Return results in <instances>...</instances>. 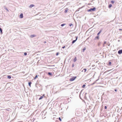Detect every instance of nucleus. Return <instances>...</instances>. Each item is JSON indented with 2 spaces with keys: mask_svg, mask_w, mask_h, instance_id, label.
I'll return each instance as SVG.
<instances>
[{
  "mask_svg": "<svg viewBox=\"0 0 122 122\" xmlns=\"http://www.w3.org/2000/svg\"><path fill=\"white\" fill-rule=\"evenodd\" d=\"M48 75H49L50 76H52V75L51 72H48Z\"/></svg>",
  "mask_w": 122,
  "mask_h": 122,
  "instance_id": "nucleus-9",
  "label": "nucleus"
},
{
  "mask_svg": "<svg viewBox=\"0 0 122 122\" xmlns=\"http://www.w3.org/2000/svg\"><path fill=\"white\" fill-rule=\"evenodd\" d=\"M38 77V76L37 75H36V76H35L34 78V79H36V78H37Z\"/></svg>",
  "mask_w": 122,
  "mask_h": 122,
  "instance_id": "nucleus-27",
  "label": "nucleus"
},
{
  "mask_svg": "<svg viewBox=\"0 0 122 122\" xmlns=\"http://www.w3.org/2000/svg\"><path fill=\"white\" fill-rule=\"evenodd\" d=\"M75 37H76V39L75 40H73L72 41V44H73L75 42L77 39V38H78L77 36H76Z\"/></svg>",
  "mask_w": 122,
  "mask_h": 122,
  "instance_id": "nucleus-5",
  "label": "nucleus"
},
{
  "mask_svg": "<svg viewBox=\"0 0 122 122\" xmlns=\"http://www.w3.org/2000/svg\"><path fill=\"white\" fill-rule=\"evenodd\" d=\"M111 62L110 61H109V66H111Z\"/></svg>",
  "mask_w": 122,
  "mask_h": 122,
  "instance_id": "nucleus-24",
  "label": "nucleus"
},
{
  "mask_svg": "<svg viewBox=\"0 0 122 122\" xmlns=\"http://www.w3.org/2000/svg\"><path fill=\"white\" fill-rule=\"evenodd\" d=\"M7 78L8 79H10L11 78V76H7Z\"/></svg>",
  "mask_w": 122,
  "mask_h": 122,
  "instance_id": "nucleus-23",
  "label": "nucleus"
},
{
  "mask_svg": "<svg viewBox=\"0 0 122 122\" xmlns=\"http://www.w3.org/2000/svg\"><path fill=\"white\" fill-rule=\"evenodd\" d=\"M4 8L7 11H9V10H8V8L7 7H5Z\"/></svg>",
  "mask_w": 122,
  "mask_h": 122,
  "instance_id": "nucleus-21",
  "label": "nucleus"
},
{
  "mask_svg": "<svg viewBox=\"0 0 122 122\" xmlns=\"http://www.w3.org/2000/svg\"><path fill=\"white\" fill-rule=\"evenodd\" d=\"M74 66V63H73L72 64V67H73Z\"/></svg>",
  "mask_w": 122,
  "mask_h": 122,
  "instance_id": "nucleus-35",
  "label": "nucleus"
},
{
  "mask_svg": "<svg viewBox=\"0 0 122 122\" xmlns=\"http://www.w3.org/2000/svg\"><path fill=\"white\" fill-rule=\"evenodd\" d=\"M32 83L31 82H29L28 83V85L30 87H31V84Z\"/></svg>",
  "mask_w": 122,
  "mask_h": 122,
  "instance_id": "nucleus-16",
  "label": "nucleus"
},
{
  "mask_svg": "<svg viewBox=\"0 0 122 122\" xmlns=\"http://www.w3.org/2000/svg\"><path fill=\"white\" fill-rule=\"evenodd\" d=\"M86 48L85 47H84L83 49L82 50V51L83 52H84V51L86 50Z\"/></svg>",
  "mask_w": 122,
  "mask_h": 122,
  "instance_id": "nucleus-18",
  "label": "nucleus"
},
{
  "mask_svg": "<svg viewBox=\"0 0 122 122\" xmlns=\"http://www.w3.org/2000/svg\"><path fill=\"white\" fill-rule=\"evenodd\" d=\"M70 122H74L73 120H71Z\"/></svg>",
  "mask_w": 122,
  "mask_h": 122,
  "instance_id": "nucleus-38",
  "label": "nucleus"
},
{
  "mask_svg": "<svg viewBox=\"0 0 122 122\" xmlns=\"http://www.w3.org/2000/svg\"><path fill=\"white\" fill-rule=\"evenodd\" d=\"M99 122V121H98V120H97V122Z\"/></svg>",
  "mask_w": 122,
  "mask_h": 122,
  "instance_id": "nucleus-42",
  "label": "nucleus"
},
{
  "mask_svg": "<svg viewBox=\"0 0 122 122\" xmlns=\"http://www.w3.org/2000/svg\"><path fill=\"white\" fill-rule=\"evenodd\" d=\"M102 29H101L100 31H99V32L97 34V35L99 36V35L102 32Z\"/></svg>",
  "mask_w": 122,
  "mask_h": 122,
  "instance_id": "nucleus-13",
  "label": "nucleus"
},
{
  "mask_svg": "<svg viewBox=\"0 0 122 122\" xmlns=\"http://www.w3.org/2000/svg\"><path fill=\"white\" fill-rule=\"evenodd\" d=\"M77 60V59L76 57H75L73 60V61L74 62H75Z\"/></svg>",
  "mask_w": 122,
  "mask_h": 122,
  "instance_id": "nucleus-15",
  "label": "nucleus"
},
{
  "mask_svg": "<svg viewBox=\"0 0 122 122\" xmlns=\"http://www.w3.org/2000/svg\"><path fill=\"white\" fill-rule=\"evenodd\" d=\"M118 42H119L120 41V40H118Z\"/></svg>",
  "mask_w": 122,
  "mask_h": 122,
  "instance_id": "nucleus-43",
  "label": "nucleus"
},
{
  "mask_svg": "<svg viewBox=\"0 0 122 122\" xmlns=\"http://www.w3.org/2000/svg\"><path fill=\"white\" fill-rule=\"evenodd\" d=\"M66 25V24H61V26L62 27H63V26H64L65 25Z\"/></svg>",
  "mask_w": 122,
  "mask_h": 122,
  "instance_id": "nucleus-22",
  "label": "nucleus"
},
{
  "mask_svg": "<svg viewBox=\"0 0 122 122\" xmlns=\"http://www.w3.org/2000/svg\"><path fill=\"white\" fill-rule=\"evenodd\" d=\"M112 6V5L111 4H110L108 6V7L109 8H111Z\"/></svg>",
  "mask_w": 122,
  "mask_h": 122,
  "instance_id": "nucleus-19",
  "label": "nucleus"
},
{
  "mask_svg": "<svg viewBox=\"0 0 122 122\" xmlns=\"http://www.w3.org/2000/svg\"><path fill=\"white\" fill-rule=\"evenodd\" d=\"M111 2L112 3V4H113L114 2V1H113V0H112V1H111Z\"/></svg>",
  "mask_w": 122,
  "mask_h": 122,
  "instance_id": "nucleus-26",
  "label": "nucleus"
},
{
  "mask_svg": "<svg viewBox=\"0 0 122 122\" xmlns=\"http://www.w3.org/2000/svg\"><path fill=\"white\" fill-rule=\"evenodd\" d=\"M58 119L60 121H61V119L60 117H59Z\"/></svg>",
  "mask_w": 122,
  "mask_h": 122,
  "instance_id": "nucleus-29",
  "label": "nucleus"
},
{
  "mask_svg": "<svg viewBox=\"0 0 122 122\" xmlns=\"http://www.w3.org/2000/svg\"><path fill=\"white\" fill-rule=\"evenodd\" d=\"M96 8L95 7H94L93 8H91L87 10V11L88 12H92L94 11L95 10Z\"/></svg>",
  "mask_w": 122,
  "mask_h": 122,
  "instance_id": "nucleus-2",
  "label": "nucleus"
},
{
  "mask_svg": "<svg viewBox=\"0 0 122 122\" xmlns=\"http://www.w3.org/2000/svg\"><path fill=\"white\" fill-rule=\"evenodd\" d=\"M118 53L119 54H121L122 53V50H119L118 51Z\"/></svg>",
  "mask_w": 122,
  "mask_h": 122,
  "instance_id": "nucleus-6",
  "label": "nucleus"
},
{
  "mask_svg": "<svg viewBox=\"0 0 122 122\" xmlns=\"http://www.w3.org/2000/svg\"><path fill=\"white\" fill-rule=\"evenodd\" d=\"M20 17L21 18H22L23 17V15L22 13H21L20 15Z\"/></svg>",
  "mask_w": 122,
  "mask_h": 122,
  "instance_id": "nucleus-10",
  "label": "nucleus"
},
{
  "mask_svg": "<svg viewBox=\"0 0 122 122\" xmlns=\"http://www.w3.org/2000/svg\"><path fill=\"white\" fill-rule=\"evenodd\" d=\"M82 90L81 91V92L80 93L79 95V97H80V98L82 100V98H84V93H83V94H82V95H81V93L82 92Z\"/></svg>",
  "mask_w": 122,
  "mask_h": 122,
  "instance_id": "nucleus-3",
  "label": "nucleus"
},
{
  "mask_svg": "<svg viewBox=\"0 0 122 122\" xmlns=\"http://www.w3.org/2000/svg\"><path fill=\"white\" fill-rule=\"evenodd\" d=\"M0 33L1 34H2V33H2V29L1 28H0Z\"/></svg>",
  "mask_w": 122,
  "mask_h": 122,
  "instance_id": "nucleus-17",
  "label": "nucleus"
},
{
  "mask_svg": "<svg viewBox=\"0 0 122 122\" xmlns=\"http://www.w3.org/2000/svg\"><path fill=\"white\" fill-rule=\"evenodd\" d=\"M76 76H73L70 79V81H73L76 79Z\"/></svg>",
  "mask_w": 122,
  "mask_h": 122,
  "instance_id": "nucleus-4",
  "label": "nucleus"
},
{
  "mask_svg": "<svg viewBox=\"0 0 122 122\" xmlns=\"http://www.w3.org/2000/svg\"><path fill=\"white\" fill-rule=\"evenodd\" d=\"M24 54V55L26 56L27 55V53L26 52H25Z\"/></svg>",
  "mask_w": 122,
  "mask_h": 122,
  "instance_id": "nucleus-32",
  "label": "nucleus"
},
{
  "mask_svg": "<svg viewBox=\"0 0 122 122\" xmlns=\"http://www.w3.org/2000/svg\"><path fill=\"white\" fill-rule=\"evenodd\" d=\"M83 71H82V72Z\"/></svg>",
  "mask_w": 122,
  "mask_h": 122,
  "instance_id": "nucleus-44",
  "label": "nucleus"
},
{
  "mask_svg": "<svg viewBox=\"0 0 122 122\" xmlns=\"http://www.w3.org/2000/svg\"><path fill=\"white\" fill-rule=\"evenodd\" d=\"M106 41H105L104 42V44H103V46H104V44H106Z\"/></svg>",
  "mask_w": 122,
  "mask_h": 122,
  "instance_id": "nucleus-28",
  "label": "nucleus"
},
{
  "mask_svg": "<svg viewBox=\"0 0 122 122\" xmlns=\"http://www.w3.org/2000/svg\"><path fill=\"white\" fill-rule=\"evenodd\" d=\"M44 43H46V41H44Z\"/></svg>",
  "mask_w": 122,
  "mask_h": 122,
  "instance_id": "nucleus-39",
  "label": "nucleus"
},
{
  "mask_svg": "<svg viewBox=\"0 0 122 122\" xmlns=\"http://www.w3.org/2000/svg\"><path fill=\"white\" fill-rule=\"evenodd\" d=\"M107 108V107L106 106H105V107H104V108L105 109H106Z\"/></svg>",
  "mask_w": 122,
  "mask_h": 122,
  "instance_id": "nucleus-33",
  "label": "nucleus"
},
{
  "mask_svg": "<svg viewBox=\"0 0 122 122\" xmlns=\"http://www.w3.org/2000/svg\"><path fill=\"white\" fill-rule=\"evenodd\" d=\"M43 97V96H41L39 98V100H41V99Z\"/></svg>",
  "mask_w": 122,
  "mask_h": 122,
  "instance_id": "nucleus-20",
  "label": "nucleus"
},
{
  "mask_svg": "<svg viewBox=\"0 0 122 122\" xmlns=\"http://www.w3.org/2000/svg\"><path fill=\"white\" fill-rule=\"evenodd\" d=\"M86 86V85L85 84H84L82 86V87L83 88H84L85 87V86Z\"/></svg>",
  "mask_w": 122,
  "mask_h": 122,
  "instance_id": "nucleus-30",
  "label": "nucleus"
},
{
  "mask_svg": "<svg viewBox=\"0 0 122 122\" xmlns=\"http://www.w3.org/2000/svg\"><path fill=\"white\" fill-rule=\"evenodd\" d=\"M87 94V93H85L84 94V98L85 99H86L87 98V97L86 96V95Z\"/></svg>",
  "mask_w": 122,
  "mask_h": 122,
  "instance_id": "nucleus-8",
  "label": "nucleus"
},
{
  "mask_svg": "<svg viewBox=\"0 0 122 122\" xmlns=\"http://www.w3.org/2000/svg\"><path fill=\"white\" fill-rule=\"evenodd\" d=\"M59 54V53L58 52H57L56 53V56H58Z\"/></svg>",
  "mask_w": 122,
  "mask_h": 122,
  "instance_id": "nucleus-34",
  "label": "nucleus"
},
{
  "mask_svg": "<svg viewBox=\"0 0 122 122\" xmlns=\"http://www.w3.org/2000/svg\"><path fill=\"white\" fill-rule=\"evenodd\" d=\"M36 36V35H31L30 36V37L31 38H33L34 37H35Z\"/></svg>",
  "mask_w": 122,
  "mask_h": 122,
  "instance_id": "nucleus-12",
  "label": "nucleus"
},
{
  "mask_svg": "<svg viewBox=\"0 0 122 122\" xmlns=\"http://www.w3.org/2000/svg\"><path fill=\"white\" fill-rule=\"evenodd\" d=\"M35 6V5H34L33 4H31L30 5V6L29 7L30 8H32L33 7H34Z\"/></svg>",
  "mask_w": 122,
  "mask_h": 122,
  "instance_id": "nucleus-11",
  "label": "nucleus"
},
{
  "mask_svg": "<svg viewBox=\"0 0 122 122\" xmlns=\"http://www.w3.org/2000/svg\"><path fill=\"white\" fill-rule=\"evenodd\" d=\"M68 10V8H66L64 11L65 13H66L67 12Z\"/></svg>",
  "mask_w": 122,
  "mask_h": 122,
  "instance_id": "nucleus-14",
  "label": "nucleus"
},
{
  "mask_svg": "<svg viewBox=\"0 0 122 122\" xmlns=\"http://www.w3.org/2000/svg\"><path fill=\"white\" fill-rule=\"evenodd\" d=\"M81 110L80 109H76L75 113L77 116H79L82 115L83 114Z\"/></svg>",
  "mask_w": 122,
  "mask_h": 122,
  "instance_id": "nucleus-1",
  "label": "nucleus"
},
{
  "mask_svg": "<svg viewBox=\"0 0 122 122\" xmlns=\"http://www.w3.org/2000/svg\"><path fill=\"white\" fill-rule=\"evenodd\" d=\"M99 39V36H96L94 39V40H98Z\"/></svg>",
  "mask_w": 122,
  "mask_h": 122,
  "instance_id": "nucleus-7",
  "label": "nucleus"
},
{
  "mask_svg": "<svg viewBox=\"0 0 122 122\" xmlns=\"http://www.w3.org/2000/svg\"><path fill=\"white\" fill-rule=\"evenodd\" d=\"M114 91H115V92H117V89H114Z\"/></svg>",
  "mask_w": 122,
  "mask_h": 122,
  "instance_id": "nucleus-37",
  "label": "nucleus"
},
{
  "mask_svg": "<svg viewBox=\"0 0 122 122\" xmlns=\"http://www.w3.org/2000/svg\"><path fill=\"white\" fill-rule=\"evenodd\" d=\"M119 30H122V29H119Z\"/></svg>",
  "mask_w": 122,
  "mask_h": 122,
  "instance_id": "nucleus-41",
  "label": "nucleus"
},
{
  "mask_svg": "<svg viewBox=\"0 0 122 122\" xmlns=\"http://www.w3.org/2000/svg\"><path fill=\"white\" fill-rule=\"evenodd\" d=\"M65 47V46H64L62 47V48L63 49H64Z\"/></svg>",
  "mask_w": 122,
  "mask_h": 122,
  "instance_id": "nucleus-36",
  "label": "nucleus"
},
{
  "mask_svg": "<svg viewBox=\"0 0 122 122\" xmlns=\"http://www.w3.org/2000/svg\"><path fill=\"white\" fill-rule=\"evenodd\" d=\"M45 94H43L42 96H43V97H45Z\"/></svg>",
  "mask_w": 122,
  "mask_h": 122,
  "instance_id": "nucleus-40",
  "label": "nucleus"
},
{
  "mask_svg": "<svg viewBox=\"0 0 122 122\" xmlns=\"http://www.w3.org/2000/svg\"><path fill=\"white\" fill-rule=\"evenodd\" d=\"M69 25L70 27L73 25L72 23H70L69 24Z\"/></svg>",
  "mask_w": 122,
  "mask_h": 122,
  "instance_id": "nucleus-25",
  "label": "nucleus"
},
{
  "mask_svg": "<svg viewBox=\"0 0 122 122\" xmlns=\"http://www.w3.org/2000/svg\"><path fill=\"white\" fill-rule=\"evenodd\" d=\"M98 80H96V81H97Z\"/></svg>",
  "mask_w": 122,
  "mask_h": 122,
  "instance_id": "nucleus-45",
  "label": "nucleus"
},
{
  "mask_svg": "<svg viewBox=\"0 0 122 122\" xmlns=\"http://www.w3.org/2000/svg\"><path fill=\"white\" fill-rule=\"evenodd\" d=\"M83 70H84V72H85L86 71V69L85 68L83 69Z\"/></svg>",
  "mask_w": 122,
  "mask_h": 122,
  "instance_id": "nucleus-31",
  "label": "nucleus"
}]
</instances>
